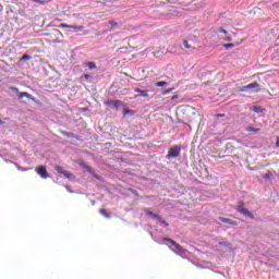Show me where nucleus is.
<instances>
[{
    "label": "nucleus",
    "mask_w": 279,
    "mask_h": 279,
    "mask_svg": "<svg viewBox=\"0 0 279 279\" xmlns=\"http://www.w3.org/2000/svg\"><path fill=\"white\" fill-rule=\"evenodd\" d=\"M56 171L58 173H60L61 175H64L65 178H68L69 180H71V178H73V173L64 170V168H62V166H56L54 167Z\"/></svg>",
    "instance_id": "6"
},
{
    "label": "nucleus",
    "mask_w": 279,
    "mask_h": 279,
    "mask_svg": "<svg viewBox=\"0 0 279 279\" xmlns=\"http://www.w3.org/2000/svg\"><path fill=\"white\" fill-rule=\"evenodd\" d=\"M166 93H171V89L166 90Z\"/></svg>",
    "instance_id": "37"
},
{
    "label": "nucleus",
    "mask_w": 279,
    "mask_h": 279,
    "mask_svg": "<svg viewBox=\"0 0 279 279\" xmlns=\"http://www.w3.org/2000/svg\"><path fill=\"white\" fill-rule=\"evenodd\" d=\"M85 169H87V171H90V166H86L84 165Z\"/></svg>",
    "instance_id": "30"
},
{
    "label": "nucleus",
    "mask_w": 279,
    "mask_h": 279,
    "mask_svg": "<svg viewBox=\"0 0 279 279\" xmlns=\"http://www.w3.org/2000/svg\"><path fill=\"white\" fill-rule=\"evenodd\" d=\"M33 3H39V5H45L47 3V0H32Z\"/></svg>",
    "instance_id": "19"
},
{
    "label": "nucleus",
    "mask_w": 279,
    "mask_h": 279,
    "mask_svg": "<svg viewBox=\"0 0 279 279\" xmlns=\"http://www.w3.org/2000/svg\"><path fill=\"white\" fill-rule=\"evenodd\" d=\"M219 220L222 221V223H229V226H238L236 221H233L230 218L220 217Z\"/></svg>",
    "instance_id": "12"
},
{
    "label": "nucleus",
    "mask_w": 279,
    "mask_h": 279,
    "mask_svg": "<svg viewBox=\"0 0 279 279\" xmlns=\"http://www.w3.org/2000/svg\"><path fill=\"white\" fill-rule=\"evenodd\" d=\"M85 66H88V69H89L90 71L97 69V64H96L95 62H93V61L86 62V63H85Z\"/></svg>",
    "instance_id": "15"
},
{
    "label": "nucleus",
    "mask_w": 279,
    "mask_h": 279,
    "mask_svg": "<svg viewBox=\"0 0 279 279\" xmlns=\"http://www.w3.org/2000/svg\"><path fill=\"white\" fill-rule=\"evenodd\" d=\"M217 117H226V114H217Z\"/></svg>",
    "instance_id": "35"
},
{
    "label": "nucleus",
    "mask_w": 279,
    "mask_h": 279,
    "mask_svg": "<svg viewBox=\"0 0 279 279\" xmlns=\"http://www.w3.org/2000/svg\"><path fill=\"white\" fill-rule=\"evenodd\" d=\"M178 117L181 121L191 123L197 117V109L191 105H183L178 108Z\"/></svg>",
    "instance_id": "1"
},
{
    "label": "nucleus",
    "mask_w": 279,
    "mask_h": 279,
    "mask_svg": "<svg viewBox=\"0 0 279 279\" xmlns=\"http://www.w3.org/2000/svg\"><path fill=\"white\" fill-rule=\"evenodd\" d=\"M21 60H32V57L29 54H23L22 59Z\"/></svg>",
    "instance_id": "23"
},
{
    "label": "nucleus",
    "mask_w": 279,
    "mask_h": 279,
    "mask_svg": "<svg viewBox=\"0 0 279 279\" xmlns=\"http://www.w3.org/2000/svg\"><path fill=\"white\" fill-rule=\"evenodd\" d=\"M218 32L220 33V34H228V31H226L225 28H218Z\"/></svg>",
    "instance_id": "26"
},
{
    "label": "nucleus",
    "mask_w": 279,
    "mask_h": 279,
    "mask_svg": "<svg viewBox=\"0 0 279 279\" xmlns=\"http://www.w3.org/2000/svg\"><path fill=\"white\" fill-rule=\"evenodd\" d=\"M60 134H62V136H66V138H75V133L73 132H66L61 130Z\"/></svg>",
    "instance_id": "14"
},
{
    "label": "nucleus",
    "mask_w": 279,
    "mask_h": 279,
    "mask_svg": "<svg viewBox=\"0 0 279 279\" xmlns=\"http://www.w3.org/2000/svg\"><path fill=\"white\" fill-rule=\"evenodd\" d=\"M246 87L248 88V90H252V88H257L256 93H258V90H260V89H258V88H260V84H258V82H253V83L246 85Z\"/></svg>",
    "instance_id": "13"
},
{
    "label": "nucleus",
    "mask_w": 279,
    "mask_h": 279,
    "mask_svg": "<svg viewBox=\"0 0 279 279\" xmlns=\"http://www.w3.org/2000/svg\"><path fill=\"white\" fill-rule=\"evenodd\" d=\"M146 215L148 217H151V219H157L158 221H160L161 226H166L169 227V223L165 220H162V217L158 214H154V211H151V209H146Z\"/></svg>",
    "instance_id": "4"
},
{
    "label": "nucleus",
    "mask_w": 279,
    "mask_h": 279,
    "mask_svg": "<svg viewBox=\"0 0 279 279\" xmlns=\"http://www.w3.org/2000/svg\"><path fill=\"white\" fill-rule=\"evenodd\" d=\"M225 40L226 43H232V37H226Z\"/></svg>",
    "instance_id": "29"
},
{
    "label": "nucleus",
    "mask_w": 279,
    "mask_h": 279,
    "mask_svg": "<svg viewBox=\"0 0 279 279\" xmlns=\"http://www.w3.org/2000/svg\"><path fill=\"white\" fill-rule=\"evenodd\" d=\"M107 106H111V108H116V110H119L120 107L123 106V101L121 100H109L106 102Z\"/></svg>",
    "instance_id": "8"
},
{
    "label": "nucleus",
    "mask_w": 279,
    "mask_h": 279,
    "mask_svg": "<svg viewBox=\"0 0 279 279\" xmlns=\"http://www.w3.org/2000/svg\"><path fill=\"white\" fill-rule=\"evenodd\" d=\"M100 215H102V217H106L107 219H110V214H108V211L104 208L99 209Z\"/></svg>",
    "instance_id": "16"
},
{
    "label": "nucleus",
    "mask_w": 279,
    "mask_h": 279,
    "mask_svg": "<svg viewBox=\"0 0 279 279\" xmlns=\"http://www.w3.org/2000/svg\"><path fill=\"white\" fill-rule=\"evenodd\" d=\"M247 90H250V89L247 88V85L238 88V93H247Z\"/></svg>",
    "instance_id": "18"
},
{
    "label": "nucleus",
    "mask_w": 279,
    "mask_h": 279,
    "mask_svg": "<svg viewBox=\"0 0 279 279\" xmlns=\"http://www.w3.org/2000/svg\"><path fill=\"white\" fill-rule=\"evenodd\" d=\"M169 83L165 82V81H160V82H157L155 84V86H157V88H161L162 86H167Z\"/></svg>",
    "instance_id": "17"
},
{
    "label": "nucleus",
    "mask_w": 279,
    "mask_h": 279,
    "mask_svg": "<svg viewBox=\"0 0 279 279\" xmlns=\"http://www.w3.org/2000/svg\"><path fill=\"white\" fill-rule=\"evenodd\" d=\"M19 99H23V97H26V99H32L34 101V96L27 92H22L17 95Z\"/></svg>",
    "instance_id": "11"
},
{
    "label": "nucleus",
    "mask_w": 279,
    "mask_h": 279,
    "mask_svg": "<svg viewBox=\"0 0 279 279\" xmlns=\"http://www.w3.org/2000/svg\"><path fill=\"white\" fill-rule=\"evenodd\" d=\"M0 125H3V120L0 119Z\"/></svg>",
    "instance_id": "36"
},
{
    "label": "nucleus",
    "mask_w": 279,
    "mask_h": 279,
    "mask_svg": "<svg viewBox=\"0 0 279 279\" xmlns=\"http://www.w3.org/2000/svg\"><path fill=\"white\" fill-rule=\"evenodd\" d=\"M246 130H247V132H260V129H256V128H252V126H248Z\"/></svg>",
    "instance_id": "21"
},
{
    "label": "nucleus",
    "mask_w": 279,
    "mask_h": 279,
    "mask_svg": "<svg viewBox=\"0 0 279 279\" xmlns=\"http://www.w3.org/2000/svg\"><path fill=\"white\" fill-rule=\"evenodd\" d=\"M263 178H264V180H269V178H271V173L270 172L265 173V174H263Z\"/></svg>",
    "instance_id": "25"
},
{
    "label": "nucleus",
    "mask_w": 279,
    "mask_h": 279,
    "mask_svg": "<svg viewBox=\"0 0 279 279\" xmlns=\"http://www.w3.org/2000/svg\"><path fill=\"white\" fill-rule=\"evenodd\" d=\"M163 241H167L168 243H171V245H173V247H175V250H178V252H181L182 254H184V247H182V245L178 244L175 241L171 240L170 238H165Z\"/></svg>",
    "instance_id": "7"
},
{
    "label": "nucleus",
    "mask_w": 279,
    "mask_h": 279,
    "mask_svg": "<svg viewBox=\"0 0 279 279\" xmlns=\"http://www.w3.org/2000/svg\"><path fill=\"white\" fill-rule=\"evenodd\" d=\"M134 93H138L140 97H149V90H144L138 87L134 88Z\"/></svg>",
    "instance_id": "10"
},
{
    "label": "nucleus",
    "mask_w": 279,
    "mask_h": 279,
    "mask_svg": "<svg viewBox=\"0 0 279 279\" xmlns=\"http://www.w3.org/2000/svg\"><path fill=\"white\" fill-rule=\"evenodd\" d=\"M238 213L241 215H244V217H248L250 219H254V214L252 211H248L247 208H245V203L240 202L236 207Z\"/></svg>",
    "instance_id": "3"
},
{
    "label": "nucleus",
    "mask_w": 279,
    "mask_h": 279,
    "mask_svg": "<svg viewBox=\"0 0 279 279\" xmlns=\"http://www.w3.org/2000/svg\"><path fill=\"white\" fill-rule=\"evenodd\" d=\"M35 171L44 180H47V178H49V172H47V167H45V166H40V167L36 168Z\"/></svg>",
    "instance_id": "5"
},
{
    "label": "nucleus",
    "mask_w": 279,
    "mask_h": 279,
    "mask_svg": "<svg viewBox=\"0 0 279 279\" xmlns=\"http://www.w3.org/2000/svg\"><path fill=\"white\" fill-rule=\"evenodd\" d=\"M183 45H184L185 49H195V47H192L191 45H189V40H184Z\"/></svg>",
    "instance_id": "20"
},
{
    "label": "nucleus",
    "mask_w": 279,
    "mask_h": 279,
    "mask_svg": "<svg viewBox=\"0 0 279 279\" xmlns=\"http://www.w3.org/2000/svg\"><path fill=\"white\" fill-rule=\"evenodd\" d=\"M59 27H64L65 29H77L78 32H82L84 29V26H73L69 24H60Z\"/></svg>",
    "instance_id": "9"
},
{
    "label": "nucleus",
    "mask_w": 279,
    "mask_h": 279,
    "mask_svg": "<svg viewBox=\"0 0 279 279\" xmlns=\"http://www.w3.org/2000/svg\"><path fill=\"white\" fill-rule=\"evenodd\" d=\"M130 112H132V110H130V109H124V111H123L124 117H125V114H130Z\"/></svg>",
    "instance_id": "28"
},
{
    "label": "nucleus",
    "mask_w": 279,
    "mask_h": 279,
    "mask_svg": "<svg viewBox=\"0 0 279 279\" xmlns=\"http://www.w3.org/2000/svg\"><path fill=\"white\" fill-rule=\"evenodd\" d=\"M109 25H112V27H119V23L114 22V21H110Z\"/></svg>",
    "instance_id": "24"
},
{
    "label": "nucleus",
    "mask_w": 279,
    "mask_h": 279,
    "mask_svg": "<svg viewBox=\"0 0 279 279\" xmlns=\"http://www.w3.org/2000/svg\"><path fill=\"white\" fill-rule=\"evenodd\" d=\"M276 145H277V147H279V137L277 138Z\"/></svg>",
    "instance_id": "33"
},
{
    "label": "nucleus",
    "mask_w": 279,
    "mask_h": 279,
    "mask_svg": "<svg viewBox=\"0 0 279 279\" xmlns=\"http://www.w3.org/2000/svg\"><path fill=\"white\" fill-rule=\"evenodd\" d=\"M219 245H225L226 246V242H219Z\"/></svg>",
    "instance_id": "34"
},
{
    "label": "nucleus",
    "mask_w": 279,
    "mask_h": 279,
    "mask_svg": "<svg viewBox=\"0 0 279 279\" xmlns=\"http://www.w3.org/2000/svg\"><path fill=\"white\" fill-rule=\"evenodd\" d=\"M17 169H19V171H29V169H32V168H21V167H19Z\"/></svg>",
    "instance_id": "27"
},
{
    "label": "nucleus",
    "mask_w": 279,
    "mask_h": 279,
    "mask_svg": "<svg viewBox=\"0 0 279 279\" xmlns=\"http://www.w3.org/2000/svg\"><path fill=\"white\" fill-rule=\"evenodd\" d=\"M132 193H134V195H138V192H136L135 190H131Z\"/></svg>",
    "instance_id": "32"
},
{
    "label": "nucleus",
    "mask_w": 279,
    "mask_h": 279,
    "mask_svg": "<svg viewBox=\"0 0 279 279\" xmlns=\"http://www.w3.org/2000/svg\"><path fill=\"white\" fill-rule=\"evenodd\" d=\"M182 151V146H172L168 150V154L166 156L167 160H171L172 158H180V154Z\"/></svg>",
    "instance_id": "2"
},
{
    "label": "nucleus",
    "mask_w": 279,
    "mask_h": 279,
    "mask_svg": "<svg viewBox=\"0 0 279 279\" xmlns=\"http://www.w3.org/2000/svg\"><path fill=\"white\" fill-rule=\"evenodd\" d=\"M85 80H90V75L85 74Z\"/></svg>",
    "instance_id": "31"
},
{
    "label": "nucleus",
    "mask_w": 279,
    "mask_h": 279,
    "mask_svg": "<svg viewBox=\"0 0 279 279\" xmlns=\"http://www.w3.org/2000/svg\"><path fill=\"white\" fill-rule=\"evenodd\" d=\"M223 47L225 49H232V47H234V44H225Z\"/></svg>",
    "instance_id": "22"
}]
</instances>
